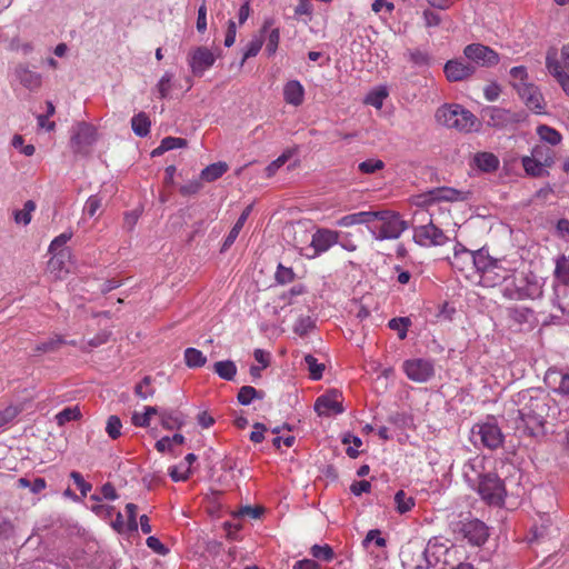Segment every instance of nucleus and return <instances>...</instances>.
I'll use <instances>...</instances> for the list:
<instances>
[{"mask_svg":"<svg viewBox=\"0 0 569 569\" xmlns=\"http://www.w3.org/2000/svg\"><path fill=\"white\" fill-rule=\"evenodd\" d=\"M487 462L481 456L469 459L463 466V478L483 501L501 506L507 496L505 483L495 472L487 470Z\"/></svg>","mask_w":569,"mask_h":569,"instance_id":"obj_1","label":"nucleus"},{"mask_svg":"<svg viewBox=\"0 0 569 569\" xmlns=\"http://www.w3.org/2000/svg\"><path fill=\"white\" fill-rule=\"evenodd\" d=\"M425 556L428 563L441 562L440 569H476L471 563L462 561L463 551L459 546L450 545L439 541L438 539L429 540Z\"/></svg>","mask_w":569,"mask_h":569,"instance_id":"obj_2","label":"nucleus"},{"mask_svg":"<svg viewBox=\"0 0 569 569\" xmlns=\"http://www.w3.org/2000/svg\"><path fill=\"white\" fill-rule=\"evenodd\" d=\"M545 281L530 270L518 271L503 288V296L512 300L537 299L542 296Z\"/></svg>","mask_w":569,"mask_h":569,"instance_id":"obj_3","label":"nucleus"},{"mask_svg":"<svg viewBox=\"0 0 569 569\" xmlns=\"http://www.w3.org/2000/svg\"><path fill=\"white\" fill-rule=\"evenodd\" d=\"M521 407L518 410L519 419L525 429L535 435L545 423L547 415V403L543 397L532 396L530 391L519 393Z\"/></svg>","mask_w":569,"mask_h":569,"instance_id":"obj_4","label":"nucleus"},{"mask_svg":"<svg viewBox=\"0 0 569 569\" xmlns=\"http://www.w3.org/2000/svg\"><path fill=\"white\" fill-rule=\"evenodd\" d=\"M437 123L460 132H471L477 129V117L458 103H446L439 107L435 114Z\"/></svg>","mask_w":569,"mask_h":569,"instance_id":"obj_5","label":"nucleus"},{"mask_svg":"<svg viewBox=\"0 0 569 569\" xmlns=\"http://www.w3.org/2000/svg\"><path fill=\"white\" fill-rule=\"evenodd\" d=\"M467 199V193L461 190H457L449 187H441L436 188L432 190H429L427 192L417 194L412 198V203L421 208L422 210L415 212V218L418 219L421 217L423 219V216L426 212L429 213L430 217L433 216V207L438 203L445 201V202H453V201H462Z\"/></svg>","mask_w":569,"mask_h":569,"instance_id":"obj_6","label":"nucleus"},{"mask_svg":"<svg viewBox=\"0 0 569 569\" xmlns=\"http://www.w3.org/2000/svg\"><path fill=\"white\" fill-rule=\"evenodd\" d=\"M376 217L369 230L377 240L397 239L408 228L407 222L393 211H372Z\"/></svg>","mask_w":569,"mask_h":569,"instance_id":"obj_7","label":"nucleus"},{"mask_svg":"<svg viewBox=\"0 0 569 569\" xmlns=\"http://www.w3.org/2000/svg\"><path fill=\"white\" fill-rule=\"evenodd\" d=\"M487 260V251L480 249L470 251L462 244L457 243L453 248V254L450 258L452 268L462 272L467 278L476 280L479 266L483 264Z\"/></svg>","mask_w":569,"mask_h":569,"instance_id":"obj_8","label":"nucleus"},{"mask_svg":"<svg viewBox=\"0 0 569 569\" xmlns=\"http://www.w3.org/2000/svg\"><path fill=\"white\" fill-rule=\"evenodd\" d=\"M487 260L479 266L476 278L483 287H495L509 277V270L503 266L502 260L493 259L488 252Z\"/></svg>","mask_w":569,"mask_h":569,"instance_id":"obj_9","label":"nucleus"},{"mask_svg":"<svg viewBox=\"0 0 569 569\" xmlns=\"http://www.w3.org/2000/svg\"><path fill=\"white\" fill-rule=\"evenodd\" d=\"M413 240L421 247L442 246L448 237L432 221L413 228Z\"/></svg>","mask_w":569,"mask_h":569,"instance_id":"obj_10","label":"nucleus"},{"mask_svg":"<svg viewBox=\"0 0 569 569\" xmlns=\"http://www.w3.org/2000/svg\"><path fill=\"white\" fill-rule=\"evenodd\" d=\"M465 58L473 66L492 67L499 62V54L481 43H471L463 49Z\"/></svg>","mask_w":569,"mask_h":569,"instance_id":"obj_11","label":"nucleus"},{"mask_svg":"<svg viewBox=\"0 0 569 569\" xmlns=\"http://www.w3.org/2000/svg\"><path fill=\"white\" fill-rule=\"evenodd\" d=\"M342 393L336 389L329 390L317 398L315 410L319 416L331 417L343 412Z\"/></svg>","mask_w":569,"mask_h":569,"instance_id":"obj_12","label":"nucleus"},{"mask_svg":"<svg viewBox=\"0 0 569 569\" xmlns=\"http://www.w3.org/2000/svg\"><path fill=\"white\" fill-rule=\"evenodd\" d=\"M402 367L406 376L415 382H426L435 375L433 362L428 359H409Z\"/></svg>","mask_w":569,"mask_h":569,"instance_id":"obj_13","label":"nucleus"},{"mask_svg":"<svg viewBox=\"0 0 569 569\" xmlns=\"http://www.w3.org/2000/svg\"><path fill=\"white\" fill-rule=\"evenodd\" d=\"M214 62L216 54L207 47H197L188 54V64L191 72L197 77L203 76V73L209 70Z\"/></svg>","mask_w":569,"mask_h":569,"instance_id":"obj_14","label":"nucleus"},{"mask_svg":"<svg viewBox=\"0 0 569 569\" xmlns=\"http://www.w3.org/2000/svg\"><path fill=\"white\" fill-rule=\"evenodd\" d=\"M472 432L479 437L481 443L489 449H497L502 445L503 435L499 426L491 420L478 423L473 427Z\"/></svg>","mask_w":569,"mask_h":569,"instance_id":"obj_15","label":"nucleus"},{"mask_svg":"<svg viewBox=\"0 0 569 569\" xmlns=\"http://www.w3.org/2000/svg\"><path fill=\"white\" fill-rule=\"evenodd\" d=\"M459 532L472 546H482L489 538L488 527L478 519L461 522Z\"/></svg>","mask_w":569,"mask_h":569,"instance_id":"obj_16","label":"nucleus"},{"mask_svg":"<svg viewBox=\"0 0 569 569\" xmlns=\"http://www.w3.org/2000/svg\"><path fill=\"white\" fill-rule=\"evenodd\" d=\"M476 71L475 66L461 59H452L446 62L443 72L451 82L463 81L470 78Z\"/></svg>","mask_w":569,"mask_h":569,"instance_id":"obj_17","label":"nucleus"},{"mask_svg":"<svg viewBox=\"0 0 569 569\" xmlns=\"http://www.w3.org/2000/svg\"><path fill=\"white\" fill-rule=\"evenodd\" d=\"M51 253L52 257L48 262V271L54 279H64L71 271V252L69 250H61Z\"/></svg>","mask_w":569,"mask_h":569,"instance_id":"obj_18","label":"nucleus"},{"mask_svg":"<svg viewBox=\"0 0 569 569\" xmlns=\"http://www.w3.org/2000/svg\"><path fill=\"white\" fill-rule=\"evenodd\" d=\"M518 93L530 110L535 111L536 113L543 112L546 106L545 100L541 92L535 84L529 82L526 86L519 87Z\"/></svg>","mask_w":569,"mask_h":569,"instance_id":"obj_19","label":"nucleus"},{"mask_svg":"<svg viewBox=\"0 0 569 569\" xmlns=\"http://www.w3.org/2000/svg\"><path fill=\"white\" fill-rule=\"evenodd\" d=\"M339 233L329 229H321L313 233L311 239V247L313 249V254L310 257H316L322 252L329 250L333 244L338 243Z\"/></svg>","mask_w":569,"mask_h":569,"instance_id":"obj_20","label":"nucleus"},{"mask_svg":"<svg viewBox=\"0 0 569 569\" xmlns=\"http://www.w3.org/2000/svg\"><path fill=\"white\" fill-rule=\"evenodd\" d=\"M487 117L488 126L497 129L506 128L519 120L515 113L498 107L489 108L487 110Z\"/></svg>","mask_w":569,"mask_h":569,"instance_id":"obj_21","label":"nucleus"},{"mask_svg":"<svg viewBox=\"0 0 569 569\" xmlns=\"http://www.w3.org/2000/svg\"><path fill=\"white\" fill-rule=\"evenodd\" d=\"M283 100L292 107H300L305 101L306 90L299 80H289L282 88Z\"/></svg>","mask_w":569,"mask_h":569,"instance_id":"obj_22","label":"nucleus"},{"mask_svg":"<svg viewBox=\"0 0 569 569\" xmlns=\"http://www.w3.org/2000/svg\"><path fill=\"white\" fill-rule=\"evenodd\" d=\"M548 71L558 80L562 89L569 94V74L563 70L558 61L557 52L550 50L546 57Z\"/></svg>","mask_w":569,"mask_h":569,"instance_id":"obj_23","label":"nucleus"},{"mask_svg":"<svg viewBox=\"0 0 569 569\" xmlns=\"http://www.w3.org/2000/svg\"><path fill=\"white\" fill-rule=\"evenodd\" d=\"M499 158L488 151L477 152L473 158L471 166L482 172H495L499 168Z\"/></svg>","mask_w":569,"mask_h":569,"instance_id":"obj_24","label":"nucleus"},{"mask_svg":"<svg viewBox=\"0 0 569 569\" xmlns=\"http://www.w3.org/2000/svg\"><path fill=\"white\" fill-rule=\"evenodd\" d=\"M96 139V129L91 124L80 122L74 128V133L71 138L73 144L80 150L81 146L91 144Z\"/></svg>","mask_w":569,"mask_h":569,"instance_id":"obj_25","label":"nucleus"},{"mask_svg":"<svg viewBox=\"0 0 569 569\" xmlns=\"http://www.w3.org/2000/svg\"><path fill=\"white\" fill-rule=\"evenodd\" d=\"M376 214L372 211H360L351 214L341 217L337 221L339 227H351L355 224H367L370 226L373 222Z\"/></svg>","mask_w":569,"mask_h":569,"instance_id":"obj_26","label":"nucleus"},{"mask_svg":"<svg viewBox=\"0 0 569 569\" xmlns=\"http://www.w3.org/2000/svg\"><path fill=\"white\" fill-rule=\"evenodd\" d=\"M187 146V141L182 138L177 137H166L161 140L159 147L152 150L151 156L158 157L163 154L167 151L184 148Z\"/></svg>","mask_w":569,"mask_h":569,"instance_id":"obj_27","label":"nucleus"},{"mask_svg":"<svg viewBox=\"0 0 569 569\" xmlns=\"http://www.w3.org/2000/svg\"><path fill=\"white\" fill-rule=\"evenodd\" d=\"M161 425L168 430L180 428L184 423L182 413L178 411H161L160 413Z\"/></svg>","mask_w":569,"mask_h":569,"instance_id":"obj_28","label":"nucleus"},{"mask_svg":"<svg viewBox=\"0 0 569 569\" xmlns=\"http://www.w3.org/2000/svg\"><path fill=\"white\" fill-rule=\"evenodd\" d=\"M250 212H251V207L250 206L247 207L242 211V213L238 218L237 222L234 223V226L230 230L229 234L227 236V238L224 240V243H223V249L229 248L236 241V239L239 236L242 227L244 226V223H246Z\"/></svg>","mask_w":569,"mask_h":569,"instance_id":"obj_29","label":"nucleus"},{"mask_svg":"<svg viewBox=\"0 0 569 569\" xmlns=\"http://www.w3.org/2000/svg\"><path fill=\"white\" fill-rule=\"evenodd\" d=\"M228 170V164L226 162L219 161L209 164L201 171V179L211 182L220 178Z\"/></svg>","mask_w":569,"mask_h":569,"instance_id":"obj_30","label":"nucleus"},{"mask_svg":"<svg viewBox=\"0 0 569 569\" xmlns=\"http://www.w3.org/2000/svg\"><path fill=\"white\" fill-rule=\"evenodd\" d=\"M214 372L224 380H233L237 375V366L231 360L218 361L213 365Z\"/></svg>","mask_w":569,"mask_h":569,"instance_id":"obj_31","label":"nucleus"},{"mask_svg":"<svg viewBox=\"0 0 569 569\" xmlns=\"http://www.w3.org/2000/svg\"><path fill=\"white\" fill-rule=\"evenodd\" d=\"M537 134L541 141L549 143L551 146L559 144L562 139L559 131L546 124L537 127Z\"/></svg>","mask_w":569,"mask_h":569,"instance_id":"obj_32","label":"nucleus"},{"mask_svg":"<svg viewBox=\"0 0 569 569\" xmlns=\"http://www.w3.org/2000/svg\"><path fill=\"white\" fill-rule=\"evenodd\" d=\"M183 357L187 367L192 369L203 367L207 362V357L196 348H187Z\"/></svg>","mask_w":569,"mask_h":569,"instance_id":"obj_33","label":"nucleus"},{"mask_svg":"<svg viewBox=\"0 0 569 569\" xmlns=\"http://www.w3.org/2000/svg\"><path fill=\"white\" fill-rule=\"evenodd\" d=\"M159 411L156 407L147 406L143 412L134 411L131 416V422L136 427H148L151 418L158 415Z\"/></svg>","mask_w":569,"mask_h":569,"instance_id":"obj_34","label":"nucleus"},{"mask_svg":"<svg viewBox=\"0 0 569 569\" xmlns=\"http://www.w3.org/2000/svg\"><path fill=\"white\" fill-rule=\"evenodd\" d=\"M522 167L528 176L541 177L546 172V167L532 156H526L521 160Z\"/></svg>","mask_w":569,"mask_h":569,"instance_id":"obj_35","label":"nucleus"},{"mask_svg":"<svg viewBox=\"0 0 569 569\" xmlns=\"http://www.w3.org/2000/svg\"><path fill=\"white\" fill-rule=\"evenodd\" d=\"M388 97V90L386 87H378L371 90L365 98V103L381 109L383 101Z\"/></svg>","mask_w":569,"mask_h":569,"instance_id":"obj_36","label":"nucleus"},{"mask_svg":"<svg viewBox=\"0 0 569 569\" xmlns=\"http://www.w3.org/2000/svg\"><path fill=\"white\" fill-rule=\"evenodd\" d=\"M133 132L139 137H146L150 131V120L144 113H138L131 119Z\"/></svg>","mask_w":569,"mask_h":569,"instance_id":"obj_37","label":"nucleus"},{"mask_svg":"<svg viewBox=\"0 0 569 569\" xmlns=\"http://www.w3.org/2000/svg\"><path fill=\"white\" fill-rule=\"evenodd\" d=\"M36 210V203L32 200L24 202L21 210L14 211V221L18 224L27 226L32 219V212Z\"/></svg>","mask_w":569,"mask_h":569,"instance_id":"obj_38","label":"nucleus"},{"mask_svg":"<svg viewBox=\"0 0 569 569\" xmlns=\"http://www.w3.org/2000/svg\"><path fill=\"white\" fill-rule=\"evenodd\" d=\"M555 276L560 282L569 284V256L557 258Z\"/></svg>","mask_w":569,"mask_h":569,"instance_id":"obj_39","label":"nucleus"},{"mask_svg":"<svg viewBox=\"0 0 569 569\" xmlns=\"http://www.w3.org/2000/svg\"><path fill=\"white\" fill-rule=\"evenodd\" d=\"M342 443L347 446L346 452L350 458H356L359 455V448L362 446V440L350 433L347 432L342 436Z\"/></svg>","mask_w":569,"mask_h":569,"instance_id":"obj_40","label":"nucleus"},{"mask_svg":"<svg viewBox=\"0 0 569 569\" xmlns=\"http://www.w3.org/2000/svg\"><path fill=\"white\" fill-rule=\"evenodd\" d=\"M395 503L399 513H406L413 508L415 499L411 496H408L403 490H399L395 495Z\"/></svg>","mask_w":569,"mask_h":569,"instance_id":"obj_41","label":"nucleus"},{"mask_svg":"<svg viewBox=\"0 0 569 569\" xmlns=\"http://www.w3.org/2000/svg\"><path fill=\"white\" fill-rule=\"evenodd\" d=\"M535 159H538L542 166L550 167L553 162V154L550 148L537 144L532 148L531 154Z\"/></svg>","mask_w":569,"mask_h":569,"instance_id":"obj_42","label":"nucleus"},{"mask_svg":"<svg viewBox=\"0 0 569 569\" xmlns=\"http://www.w3.org/2000/svg\"><path fill=\"white\" fill-rule=\"evenodd\" d=\"M102 206V199L98 194L90 196L84 206L82 211V220L86 218H93L96 217L97 212L100 210Z\"/></svg>","mask_w":569,"mask_h":569,"instance_id":"obj_43","label":"nucleus"},{"mask_svg":"<svg viewBox=\"0 0 569 569\" xmlns=\"http://www.w3.org/2000/svg\"><path fill=\"white\" fill-rule=\"evenodd\" d=\"M263 44V38L261 36L253 37L250 42L244 47L241 66L250 58L256 57L261 50Z\"/></svg>","mask_w":569,"mask_h":569,"instance_id":"obj_44","label":"nucleus"},{"mask_svg":"<svg viewBox=\"0 0 569 569\" xmlns=\"http://www.w3.org/2000/svg\"><path fill=\"white\" fill-rule=\"evenodd\" d=\"M173 74L171 72H164L156 84V91L160 99H164L169 96L172 88Z\"/></svg>","mask_w":569,"mask_h":569,"instance_id":"obj_45","label":"nucleus"},{"mask_svg":"<svg viewBox=\"0 0 569 569\" xmlns=\"http://www.w3.org/2000/svg\"><path fill=\"white\" fill-rule=\"evenodd\" d=\"M191 473V468L188 467L187 462H179L178 465L171 467L169 469V476L176 482L184 481L189 478Z\"/></svg>","mask_w":569,"mask_h":569,"instance_id":"obj_46","label":"nucleus"},{"mask_svg":"<svg viewBox=\"0 0 569 569\" xmlns=\"http://www.w3.org/2000/svg\"><path fill=\"white\" fill-rule=\"evenodd\" d=\"M20 81L21 83L27 87L28 89H37L41 86V76L37 72L29 71V70H22L20 72Z\"/></svg>","mask_w":569,"mask_h":569,"instance_id":"obj_47","label":"nucleus"},{"mask_svg":"<svg viewBox=\"0 0 569 569\" xmlns=\"http://www.w3.org/2000/svg\"><path fill=\"white\" fill-rule=\"evenodd\" d=\"M511 83L518 91L519 87L528 84V73L525 67H513L510 70Z\"/></svg>","mask_w":569,"mask_h":569,"instance_id":"obj_48","label":"nucleus"},{"mask_svg":"<svg viewBox=\"0 0 569 569\" xmlns=\"http://www.w3.org/2000/svg\"><path fill=\"white\" fill-rule=\"evenodd\" d=\"M134 393L142 400H146L154 395V388L151 385V378L144 377L134 388Z\"/></svg>","mask_w":569,"mask_h":569,"instance_id":"obj_49","label":"nucleus"},{"mask_svg":"<svg viewBox=\"0 0 569 569\" xmlns=\"http://www.w3.org/2000/svg\"><path fill=\"white\" fill-rule=\"evenodd\" d=\"M81 416L78 407H69L56 415V421L59 426H63L69 421L79 419Z\"/></svg>","mask_w":569,"mask_h":569,"instance_id":"obj_50","label":"nucleus"},{"mask_svg":"<svg viewBox=\"0 0 569 569\" xmlns=\"http://www.w3.org/2000/svg\"><path fill=\"white\" fill-rule=\"evenodd\" d=\"M388 325L390 329L398 332L399 338L402 340L407 337V331L411 321L407 317H401L391 319Z\"/></svg>","mask_w":569,"mask_h":569,"instance_id":"obj_51","label":"nucleus"},{"mask_svg":"<svg viewBox=\"0 0 569 569\" xmlns=\"http://www.w3.org/2000/svg\"><path fill=\"white\" fill-rule=\"evenodd\" d=\"M63 343H64V340L61 339L60 337H52L42 342H39L36 346L34 350L39 353L52 352V351H56Z\"/></svg>","mask_w":569,"mask_h":569,"instance_id":"obj_52","label":"nucleus"},{"mask_svg":"<svg viewBox=\"0 0 569 569\" xmlns=\"http://www.w3.org/2000/svg\"><path fill=\"white\" fill-rule=\"evenodd\" d=\"M305 361L308 367L310 377L313 380H319L322 377L325 366L319 363L318 360L311 355H307L305 357Z\"/></svg>","mask_w":569,"mask_h":569,"instance_id":"obj_53","label":"nucleus"},{"mask_svg":"<svg viewBox=\"0 0 569 569\" xmlns=\"http://www.w3.org/2000/svg\"><path fill=\"white\" fill-rule=\"evenodd\" d=\"M311 555L323 561H331L333 559V550L329 545H313L310 550Z\"/></svg>","mask_w":569,"mask_h":569,"instance_id":"obj_54","label":"nucleus"},{"mask_svg":"<svg viewBox=\"0 0 569 569\" xmlns=\"http://www.w3.org/2000/svg\"><path fill=\"white\" fill-rule=\"evenodd\" d=\"M371 542L379 548H383L387 545L386 539L381 536V532L378 529L369 530L362 541V545L367 548Z\"/></svg>","mask_w":569,"mask_h":569,"instance_id":"obj_55","label":"nucleus"},{"mask_svg":"<svg viewBox=\"0 0 569 569\" xmlns=\"http://www.w3.org/2000/svg\"><path fill=\"white\" fill-rule=\"evenodd\" d=\"M279 41H280L279 29L274 28V29L270 30L267 36V42H266V52L268 53V56H273L277 52Z\"/></svg>","mask_w":569,"mask_h":569,"instance_id":"obj_56","label":"nucleus"},{"mask_svg":"<svg viewBox=\"0 0 569 569\" xmlns=\"http://www.w3.org/2000/svg\"><path fill=\"white\" fill-rule=\"evenodd\" d=\"M122 423L119 417L110 416L107 421L106 431L112 439H117L121 436Z\"/></svg>","mask_w":569,"mask_h":569,"instance_id":"obj_57","label":"nucleus"},{"mask_svg":"<svg viewBox=\"0 0 569 569\" xmlns=\"http://www.w3.org/2000/svg\"><path fill=\"white\" fill-rule=\"evenodd\" d=\"M11 146L27 157H31L36 151L33 144H24L23 137L20 134L13 136Z\"/></svg>","mask_w":569,"mask_h":569,"instance_id":"obj_58","label":"nucleus"},{"mask_svg":"<svg viewBox=\"0 0 569 569\" xmlns=\"http://www.w3.org/2000/svg\"><path fill=\"white\" fill-rule=\"evenodd\" d=\"M92 500L97 501L96 505L91 507V510L101 518H109L113 512V507L110 505L101 503V499L98 496H92Z\"/></svg>","mask_w":569,"mask_h":569,"instance_id":"obj_59","label":"nucleus"},{"mask_svg":"<svg viewBox=\"0 0 569 569\" xmlns=\"http://www.w3.org/2000/svg\"><path fill=\"white\" fill-rule=\"evenodd\" d=\"M290 156V152H283L276 160L269 163L268 167L266 168V176L268 178L274 176L276 172L289 160Z\"/></svg>","mask_w":569,"mask_h":569,"instance_id":"obj_60","label":"nucleus"},{"mask_svg":"<svg viewBox=\"0 0 569 569\" xmlns=\"http://www.w3.org/2000/svg\"><path fill=\"white\" fill-rule=\"evenodd\" d=\"M72 238L71 231H66L56 237L50 246H49V252H59L63 249V246Z\"/></svg>","mask_w":569,"mask_h":569,"instance_id":"obj_61","label":"nucleus"},{"mask_svg":"<svg viewBox=\"0 0 569 569\" xmlns=\"http://www.w3.org/2000/svg\"><path fill=\"white\" fill-rule=\"evenodd\" d=\"M257 396L258 392L253 387L244 386L238 392V401L243 406H248Z\"/></svg>","mask_w":569,"mask_h":569,"instance_id":"obj_62","label":"nucleus"},{"mask_svg":"<svg viewBox=\"0 0 569 569\" xmlns=\"http://www.w3.org/2000/svg\"><path fill=\"white\" fill-rule=\"evenodd\" d=\"M313 328V321L310 317L299 318L293 327V331L299 336L307 335Z\"/></svg>","mask_w":569,"mask_h":569,"instance_id":"obj_63","label":"nucleus"},{"mask_svg":"<svg viewBox=\"0 0 569 569\" xmlns=\"http://www.w3.org/2000/svg\"><path fill=\"white\" fill-rule=\"evenodd\" d=\"M383 167V161L379 159H368L359 164V170L363 173H373Z\"/></svg>","mask_w":569,"mask_h":569,"instance_id":"obj_64","label":"nucleus"}]
</instances>
